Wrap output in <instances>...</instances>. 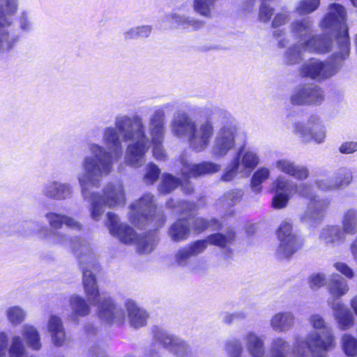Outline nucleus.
<instances>
[{"label":"nucleus","instance_id":"nucleus-1","mask_svg":"<svg viewBox=\"0 0 357 357\" xmlns=\"http://www.w3.org/2000/svg\"><path fill=\"white\" fill-rule=\"evenodd\" d=\"M213 120L220 121L211 154L215 158L225 157L236 144L240 130L231 115L226 110L207 105L199 111V119L194 121L185 112H176L170 123L172 133L178 138H188L190 148L196 152L204 151L214 135Z\"/></svg>","mask_w":357,"mask_h":357},{"label":"nucleus","instance_id":"nucleus-2","mask_svg":"<svg viewBox=\"0 0 357 357\" xmlns=\"http://www.w3.org/2000/svg\"><path fill=\"white\" fill-rule=\"evenodd\" d=\"M169 107L166 104L155 107L149 115L148 127L142 117L136 115L134 118L122 117L117 121V126L126 139H134L127 147L125 161L134 167L142 166L145 162V155L152 145L153 155L156 160H164L166 157L163 142L166 130L165 109Z\"/></svg>","mask_w":357,"mask_h":357},{"label":"nucleus","instance_id":"nucleus-3","mask_svg":"<svg viewBox=\"0 0 357 357\" xmlns=\"http://www.w3.org/2000/svg\"><path fill=\"white\" fill-rule=\"evenodd\" d=\"M135 115H119L115 118L114 126L104 128L102 140L105 147L100 144L89 142L87 144L89 155H85L81 162L82 171L77 176V179L84 196H88L90 185L98 186L103 177L109 175L114 162L119 160L123 153L122 140L135 142L134 139H126L117 126V121L122 117L134 118Z\"/></svg>","mask_w":357,"mask_h":357},{"label":"nucleus","instance_id":"nucleus-4","mask_svg":"<svg viewBox=\"0 0 357 357\" xmlns=\"http://www.w3.org/2000/svg\"><path fill=\"white\" fill-rule=\"evenodd\" d=\"M43 237L50 244L70 249L79 259L86 297L90 305L98 307L99 317L108 322H123L125 319L123 310L118 307L111 298H105L100 294L95 278L98 266L94 261L89 243L80 238L71 237L58 231H53L51 236L44 234Z\"/></svg>","mask_w":357,"mask_h":357},{"label":"nucleus","instance_id":"nucleus-5","mask_svg":"<svg viewBox=\"0 0 357 357\" xmlns=\"http://www.w3.org/2000/svg\"><path fill=\"white\" fill-rule=\"evenodd\" d=\"M309 322L314 329L323 330L322 337L317 332L313 331L305 339H296L295 347L299 357H309L310 351L313 355H323L319 353L320 351H328L335 347V337L332 329L321 315H311Z\"/></svg>","mask_w":357,"mask_h":357},{"label":"nucleus","instance_id":"nucleus-6","mask_svg":"<svg viewBox=\"0 0 357 357\" xmlns=\"http://www.w3.org/2000/svg\"><path fill=\"white\" fill-rule=\"evenodd\" d=\"M101 181L100 182V185ZM98 185L97 187H99ZM90 185L88 190V196L84 197L81 190L82 195L85 200L90 202L91 217L93 220L98 221L105 213V206L114 208L121 206L126 203V193L123 183L121 181H111L107 183L102 189V195L98 192H90Z\"/></svg>","mask_w":357,"mask_h":357},{"label":"nucleus","instance_id":"nucleus-7","mask_svg":"<svg viewBox=\"0 0 357 357\" xmlns=\"http://www.w3.org/2000/svg\"><path fill=\"white\" fill-rule=\"evenodd\" d=\"M320 27L335 33L337 47L341 49L340 56L347 58L349 54L350 42L345 8L339 3L329 5L326 15L320 22Z\"/></svg>","mask_w":357,"mask_h":357},{"label":"nucleus","instance_id":"nucleus-8","mask_svg":"<svg viewBox=\"0 0 357 357\" xmlns=\"http://www.w3.org/2000/svg\"><path fill=\"white\" fill-rule=\"evenodd\" d=\"M107 218L106 226L109 233L121 243L135 245L137 251L143 254L149 253L154 249L157 243L155 233L139 236L130 226L119 222V217L115 213H107Z\"/></svg>","mask_w":357,"mask_h":357},{"label":"nucleus","instance_id":"nucleus-9","mask_svg":"<svg viewBox=\"0 0 357 357\" xmlns=\"http://www.w3.org/2000/svg\"><path fill=\"white\" fill-rule=\"evenodd\" d=\"M156 206L153 196L149 193L144 194L130 206L129 219L137 226H142L155 220V226L160 227L165 223V218L159 213H155Z\"/></svg>","mask_w":357,"mask_h":357},{"label":"nucleus","instance_id":"nucleus-10","mask_svg":"<svg viewBox=\"0 0 357 357\" xmlns=\"http://www.w3.org/2000/svg\"><path fill=\"white\" fill-rule=\"evenodd\" d=\"M340 52L341 49H339L332 55L331 60L326 62L317 59H310L302 66L301 75L317 80H323L333 76L340 68L338 61L346 59L340 56Z\"/></svg>","mask_w":357,"mask_h":357},{"label":"nucleus","instance_id":"nucleus-11","mask_svg":"<svg viewBox=\"0 0 357 357\" xmlns=\"http://www.w3.org/2000/svg\"><path fill=\"white\" fill-rule=\"evenodd\" d=\"M276 235L280 242L276 254L281 259L291 257L302 245L300 237L292 231V224L287 220L281 222Z\"/></svg>","mask_w":357,"mask_h":357},{"label":"nucleus","instance_id":"nucleus-12","mask_svg":"<svg viewBox=\"0 0 357 357\" xmlns=\"http://www.w3.org/2000/svg\"><path fill=\"white\" fill-rule=\"evenodd\" d=\"M294 132L303 141L314 140L317 144L324 142L326 135V127L321 119L316 115L311 116L306 123H296Z\"/></svg>","mask_w":357,"mask_h":357},{"label":"nucleus","instance_id":"nucleus-13","mask_svg":"<svg viewBox=\"0 0 357 357\" xmlns=\"http://www.w3.org/2000/svg\"><path fill=\"white\" fill-rule=\"evenodd\" d=\"M291 102L297 105H320L324 99L322 90L312 84H305L295 89Z\"/></svg>","mask_w":357,"mask_h":357},{"label":"nucleus","instance_id":"nucleus-14","mask_svg":"<svg viewBox=\"0 0 357 357\" xmlns=\"http://www.w3.org/2000/svg\"><path fill=\"white\" fill-rule=\"evenodd\" d=\"M206 248V241L203 240L181 247L172 256L169 263L174 267H184L188 264L190 257L203 252Z\"/></svg>","mask_w":357,"mask_h":357},{"label":"nucleus","instance_id":"nucleus-15","mask_svg":"<svg viewBox=\"0 0 357 357\" xmlns=\"http://www.w3.org/2000/svg\"><path fill=\"white\" fill-rule=\"evenodd\" d=\"M182 165L181 174L185 178H193L199 176L213 174L220 170L221 166L213 162H204L194 164L190 162L186 157L181 158Z\"/></svg>","mask_w":357,"mask_h":357},{"label":"nucleus","instance_id":"nucleus-16","mask_svg":"<svg viewBox=\"0 0 357 357\" xmlns=\"http://www.w3.org/2000/svg\"><path fill=\"white\" fill-rule=\"evenodd\" d=\"M42 193L46 198L62 201L70 198L73 194V187L68 183L51 180L43 185Z\"/></svg>","mask_w":357,"mask_h":357},{"label":"nucleus","instance_id":"nucleus-17","mask_svg":"<svg viewBox=\"0 0 357 357\" xmlns=\"http://www.w3.org/2000/svg\"><path fill=\"white\" fill-rule=\"evenodd\" d=\"M243 177H247L259 163V157L255 151L241 150L233 158Z\"/></svg>","mask_w":357,"mask_h":357},{"label":"nucleus","instance_id":"nucleus-18","mask_svg":"<svg viewBox=\"0 0 357 357\" xmlns=\"http://www.w3.org/2000/svg\"><path fill=\"white\" fill-rule=\"evenodd\" d=\"M301 339L298 337L294 338L293 345L289 342L282 337H277L273 339L271 344L270 357H288L290 354H294V357H299L296 348V340ZM309 357H326L325 355H313L312 351Z\"/></svg>","mask_w":357,"mask_h":357},{"label":"nucleus","instance_id":"nucleus-19","mask_svg":"<svg viewBox=\"0 0 357 357\" xmlns=\"http://www.w3.org/2000/svg\"><path fill=\"white\" fill-rule=\"evenodd\" d=\"M329 205V201L325 199H320L314 196L310 200V203L305 211L301 216L303 222L312 225L321 217L322 213Z\"/></svg>","mask_w":357,"mask_h":357},{"label":"nucleus","instance_id":"nucleus-20","mask_svg":"<svg viewBox=\"0 0 357 357\" xmlns=\"http://www.w3.org/2000/svg\"><path fill=\"white\" fill-rule=\"evenodd\" d=\"M155 339L170 351L179 357L187 354L189 347L181 339L174 337L164 331H159L155 335Z\"/></svg>","mask_w":357,"mask_h":357},{"label":"nucleus","instance_id":"nucleus-21","mask_svg":"<svg viewBox=\"0 0 357 357\" xmlns=\"http://www.w3.org/2000/svg\"><path fill=\"white\" fill-rule=\"evenodd\" d=\"M275 167L279 172L291 176L297 180H305L310 176V171L306 167L298 165L288 158L277 160L275 162Z\"/></svg>","mask_w":357,"mask_h":357},{"label":"nucleus","instance_id":"nucleus-22","mask_svg":"<svg viewBox=\"0 0 357 357\" xmlns=\"http://www.w3.org/2000/svg\"><path fill=\"white\" fill-rule=\"evenodd\" d=\"M301 45L304 51L326 54L332 48V40L326 35L312 36L307 40H305Z\"/></svg>","mask_w":357,"mask_h":357},{"label":"nucleus","instance_id":"nucleus-23","mask_svg":"<svg viewBox=\"0 0 357 357\" xmlns=\"http://www.w3.org/2000/svg\"><path fill=\"white\" fill-rule=\"evenodd\" d=\"M329 306L333 312V316L342 330L350 328L354 323V317L351 312L339 301H329Z\"/></svg>","mask_w":357,"mask_h":357},{"label":"nucleus","instance_id":"nucleus-24","mask_svg":"<svg viewBox=\"0 0 357 357\" xmlns=\"http://www.w3.org/2000/svg\"><path fill=\"white\" fill-rule=\"evenodd\" d=\"M45 217L50 227L53 229H59L63 225H66L68 228L75 230H81L82 228V225L79 222L66 214L48 212L45 215Z\"/></svg>","mask_w":357,"mask_h":357},{"label":"nucleus","instance_id":"nucleus-25","mask_svg":"<svg viewBox=\"0 0 357 357\" xmlns=\"http://www.w3.org/2000/svg\"><path fill=\"white\" fill-rule=\"evenodd\" d=\"M326 288L331 296V298L328 301V304L329 301H338L349 290L347 280L336 273L330 275L326 282Z\"/></svg>","mask_w":357,"mask_h":357},{"label":"nucleus","instance_id":"nucleus-26","mask_svg":"<svg viewBox=\"0 0 357 357\" xmlns=\"http://www.w3.org/2000/svg\"><path fill=\"white\" fill-rule=\"evenodd\" d=\"M125 307L131 326L138 328L146 325L148 314L146 312L139 307L135 301L131 299H126L125 301Z\"/></svg>","mask_w":357,"mask_h":357},{"label":"nucleus","instance_id":"nucleus-27","mask_svg":"<svg viewBox=\"0 0 357 357\" xmlns=\"http://www.w3.org/2000/svg\"><path fill=\"white\" fill-rule=\"evenodd\" d=\"M313 21L310 17L293 21L290 24L291 33L298 40V43L307 40L312 36Z\"/></svg>","mask_w":357,"mask_h":357},{"label":"nucleus","instance_id":"nucleus-28","mask_svg":"<svg viewBox=\"0 0 357 357\" xmlns=\"http://www.w3.org/2000/svg\"><path fill=\"white\" fill-rule=\"evenodd\" d=\"M47 328L53 344L56 347L62 346L66 341V335L61 319L56 315H51Z\"/></svg>","mask_w":357,"mask_h":357},{"label":"nucleus","instance_id":"nucleus-29","mask_svg":"<svg viewBox=\"0 0 357 357\" xmlns=\"http://www.w3.org/2000/svg\"><path fill=\"white\" fill-rule=\"evenodd\" d=\"M295 317L290 312H278L272 316L270 325L273 331L279 333H286L293 328Z\"/></svg>","mask_w":357,"mask_h":357},{"label":"nucleus","instance_id":"nucleus-30","mask_svg":"<svg viewBox=\"0 0 357 357\" xmlns=\"http://www.w3.org/2000/svg\"><path fill=\"white\" fill-rule=\"evenodd\" d=\"M190 231L188 220L180 218L170 225L168 235L174 242H181L188 238Z\"/></svg>","mask_w":357,"mask_h":357},{"label":"nucleus","instance_id":"nucleus-31","mask_svg":"<svg viewBox=\"0 0 357 357\" xmlns=\"http://www.w3.org/2000/svg\"><path fill=\"white\" fill-rule=\"evenodd\" d=\"M246 348L252 357H264L265 347L264 340L252 332L248 333L244 337Z\"/></svg>","mask_w":357,"mask_h":357},{"label":"nucleus","instance_id":"nucleus-32","mask_svg":"<svg viewBox=\"0 0 357 357\" xmlns=\"http://www.w3.org/2000/svg\"><path fill=\"white\" fill-rule=\"evenodd\" d=\"M21 334L26 344L33 350L38 351L42 347L40 335L33 326L24 324L21 328Z\"/></svg>","mask_w":357,"mask_h":357},{"label":"nucleus","instance_id":"nucleus-33","mask_svg":"<svg viewBox=\"0 0 357 357\" xmlns=\"http://www.w3.org/2000/svg\"><path fill=\"white\" fill-rule=\"evenodd\" d=\"M345 238L344 232L337 226H326L320 233L319 239L326 244H337Z\"/></svg>","mask_w":357,"mask_h":357},{"label":"nucleus","instance_id":"nucleus-34","mask_svg":"<svg viewBox=\"0 0 357 357\" xmlns=\"http://www.w3.org/2000/svg\"><path fill=\"white\" fill-rule=\"evenodd\" d=\"M167 20H171L177 26L185 29H199L204 26V22L190 17L180 15L176 12H172L166 16Z\"/></svg>","mask_w":357,"mask_h":357},{"label":"nucleus","instance_id":"nucleus-35","mask_svg":"<svg viewBox=\"0 0 357 357\" xmlns=\"http://www.w3.org/2000/svg\"><path fill=\"white\" fill-rule=\"evenodd\" d=\"M72 317L74 319L84 317L90 313V307L84 298L79 295H72L69 300Z\"/></svg>","mask_w":357,"mask_h":357},{"label":"nucleus","instance_id":"nucleus-36","mask_svg":"<svg viewBox=\"0 0 357 357\" xmlns=\"http://www.w3.org/2000/svg\"><path fill=\"white\" fill-rule=\"evenodd\" d=\"M235 238V233L229 229L225 234L216 233L208 236L206 243H210L220 248H225L233 243Z\"/></svg>","mask_w":357,"mask_h":357},{"label":"nucleus","instance_id":"nucleus-37","mask_svg":"<svg viewBox=\"0 0 357 357\" xmlns=\"http://www.w3.org/2000/svg\"><path fill=\"white\" fill-rule=\"evenodd\" d=\"M342 231L344 234H355L357 233V211L349 209L343 215Z\"/></svg>","mask_w":357,"mask_h":357},{"label":"nucleus","instance_id":"nucleus-38","mask_svg":"<svg viewBox=\"0 0 357 357\" xmlns=\"http://www.w3.org/2000/svg\"><path fill=\"white\" fill-rule=\"evenodd\" d=\"M152 29L150 25L135 26L126 31L123 35L126 40L146 38L150 36Z\"/></svg>","mask_w":357,"mask_h":357},{"label":"nucleus","instance_id":"nucleus-39","mask_svg":"<svg viewBox=\"0 0 357 357\" xmlns=\"http://www.w3.org/2000/svg\"><path fill=\"white\" fill-rule=\"evenodd\" d=\"M295 182L289 180L283 176H278L273 182V188L275 193L294 195Z\"/></svg>","mask_w":357,"mask_h":357},{"label":"nucleus","instance_id":"nucleus-40","mask_svg":"<svg viewBox=\"0 0 357 357\" xmlns=\"http://www.w3.org/2000/svg\"><path fill=\"white\" fill-rule=\"evenodd\" d=\"M7 352L10 357H25L26 355V347L22 338L17 335L12 337Z\"/></svg>","mask_w":357,"mask_h":357},{"label":"nucleus","instance_id":"nucleus-41","mask_svg":"<svg viewBox=\"0 0 357 357\" xmlns=\"http://www.w3.org/2000/svg\"><path fill=\"white\" fill-rule=\"evenodd\" d=\"M271 171L268 168L261 167L259 168L253 174L251 180L252 190L255 192H259L261 190V183L268 178Z\"/></svg>","mask_w":357,"mask_h":357},{"label":"nucleus","instance_id":"nucleus-42","mask_svg":"<svg viewBox=\"0 0 357 357\" xmlns=\"http://www.w3.org/2000/svg\"><path fill=\"white\" fill-rule=\"evenodd\" d=\"M6 317L13 326L19 325L26 318V312L21 307L14 305L9 307L6 312Z\"/></svg>","mask_w":357,"mask_h":357},{"label":"nucleus","instance_id":"nucleus-43","mask_svg":"<svg viewBox=\"0 0 357 357\" xmlns=\"http://www.w3.org/2000/svg\"><path fill=\"white\" fill-rule=\"evenodd\" d=\"M341 345L347 356H357V338L349 334H344L341 338Z\"/></svg>","mask_w":357,"mask_h":357},{"label":"nucleus","instance_id":"nucleus-44","mask_svg":"<svg viewBox=\"0 0 357 357\" xmlns=\"http://www.w3.org/2000/svg\"><path fill=\"white\" fill-rule=\"evenodd\" d=\"M180 182L178 178L169 174L162 175V181L159 185V192L162 194H167L176 189Z\"/></svg>","mask_w":357,"mask_h":357},{"label":"nucleus","instance_id":"nucleus-45","mask_svg":"<svg viewBox=\"0 0 357 357\" xmlns=\"http://www.w3.org/2000/svg\"><path fill=\"white\" fill-rule=\"evenodd\" d=\"M192 7L194 11L200 15L211 17L214 3L207 0H194Z\"/></svg>","mask_w":357,"mask_h":357},{"label":"nucleus","instance_id":"nucleus-46","mask_svg":"<svg viewBox=\"0 0 357 357\" xmlns=\"http://www.w3.org/2000/svg\"><path fill=\"white\" fill-rule=\"evenodd\" d=\"M243 195V192L240 190H233L227 192L221 199L222 206L224 208H228L238 203Z\"/></svg>","mask_w":357,"mask_h":357},{"label":"nucleus","instance_id":"nucleus-47","mask_svg":"<svg viewBox=\"0 0 357 357\" xmlns=\"http://www.w3.org/2000/svg\"><path fill=\"white\" fill-rule=\"evenodd\" d=\"M333 178L336 189L349 185L352 180V174L350 170L342 168L339 169Z\"/></svg>","mask_w":357,"mask_h":357},{"label":"nucleus","instance_id":"nucleus-48","mask_svg":"<svg viewBox=\"0 0 357 357\" xmlns=\"http://www.w3.org/2000/svg\"><path fill=\"white\" fill-rule=\"evenodd\" d=\"M305 52L301 43L297 46L289 48L285 54V62L288 64H295L303 59V52Z\"/></svg>","mask_w":357,"mask_h":357},{"label":"nucleus","instance_id":"nucleus-49","mask_svg":"<svg viewBox=\"0 0 357 357\" xmlns=\"http://www.w3.org/2000/svg\"><path fill=\"white\" fill-rule=\"evenodd\" d=\"M320 5V0H301L296 11L301 15L310 14L315 11Z\"/></svg>","mask_w":357,"mask_h":357},{"label":"nucleus","instance_id":"nucleus-50","mask_svg":"<svg viewBox=\"0 0 357 357\" xmlns=\"http://www.w3.org/2000/svg\"><path fill=\"white\" fill-rule=\"evenodd\" d=\"M160 174V170L158 167L150 162L146 166L143 181L146 184H153L158 180Z\"/></svg>","mask_w":357,"mask_h":357},{"label":"nucleus","instance_id":"nucleus-51","mask_svg":"<svg viewBox=\"0 0 357 357\" xmlns=\"http://www.w3.org/2000/svg\"><path fill=\"white\" fill-rule=\"evenodd\" d=\"M326 278L325 274L317 273L312 274L308 278V284L310 289L317 290L324 285H326Z\"/></svg>","mask_w":357,"mask_h":357},{"label":"nucleus","instance_id":"nucleus-52","mask_svg":"<svg viewBox=\"0 0 357 357\" xmlns=\"http://www.w3.org/2000/svg\"><path fill=\"white\" fill-rule=\"evenodd\" d=\"M238 174H240V170L237 168V165L234 160L226 167L221 176L222 181L228 182L234 180Z\"/></svg>","mask_w":357,"mask_h":357},{"label":"nucleus","instance_id":"nucleus-53","mask_svg":"<svg viewBox=\"0 0 357 357\" xmlns=\"http://www.w3.org/2000/svg\"><path fill=\"white\" fill-rule=\"evenodd\" d=\"M243 346L238 340H232L226 344V351L230 357H240L243 352Z\"/></svg>","mask_w":357,"mask_h":357},{"label":"nucleus","instance_id":"nucleus-54","mask_svg":"<svg viewBox=\"0 0 357 357\" xmlns=\"http://www.w3.org/2000/svg\"><path fill=\"white\" fill-rule=\"evenodd\" d=\"M297 194L300 197L309 198L313 197L312 194V185L307 183H294V195Z\"/></svg>","mask_w":357,"mask_h":357},{"label":"nucleus","instance_id":"nucleus-55","mask_svg":"<svg viewBox=\"0 0 357 357\" xmlns=\"http://www.w3.org/2000/svg\"><path fill=\"white\" fill-rule=\"evenodd\" d=\"M213 225H217L215 228L219 227L218 221L215 219H211V220L208 221L203 218H197L195 220L192 227L195 231L201 232L205 229Z\"/></svg>","mask_w":357,"mask_h":357},{"label":"nucleus","instance_id":"nucleus-56","mask_svg":"<svg viewBox=\"0 0 357 357\" xmlns=\"http://www.w3.org/2000/svg\"><path fill=\"white\" fill-rule=\"evenodd\" d=\"M291 196L287 194L275 193L273 198L272 205L275 209H281L287 205Z\"/></svg>","mask_w":357,"mask_h":357},{"label":"nucleus","instance_id":"nucleus-57","mask_svg":"<svg viewBox=\"0 0 357 357\" xmlns=\"http://www.w3.org/2000/svg\"><path fill=\"white\" fill-rule=\"evenodd\" d=\"M315 185L318 189L322 191H331L336 190L333 178H322L315 181Z\"/></svg>","mask_w":357,"mask_h":357},{"label":"nucleus","instance_id":"nucleus-58","mask_svg":"<svg viewBox=\"0 0 357 357\" xmlns=\"http://www.w3.org/2000/svg\"><path fill=\"white\" fill-rule=\"evenodd\" d=\"M333 267L349 279H352L354 276L353 269L344 262H335L333 264Z\"/></svg>","mask_w":357,"mask_h":357},{"label":"nucleus","instance_id":"nucleus-59","mask_svg":"<svg viewBox=\"0 0 357 357\" xmlns=\"http://www.w3.org/2000/svg\"><path fill=\"white\" fill-rule=\"evenodd\" d=\"M19 24L21 30L24 31H29L32 29V22L26 12L21 13L19 17Z\"/></svg>","mask_w":357,"mask_h":357},{"label":"nucleus","instance_id":"nucleus-60","mask_svg":"<svg viewBox=\"0 0 357 357\" xmlns=\"http://www.w3.org/2000/svg\"><path fill=\"white\" fill-rule=\"evenodd\" d=\"M289 13H288L283 12L277 13L272 21V27L278 28L285 24L287 22H289Z\"/></svg>","mask_w":357,"mask_h":357},{"label":"nucleus","instance_id":"nucleus-61","mask_svg":"<svg viewBox=\"0 0 357 357\" xmlns=\"http://www.w3.org/2000/svg\"><path fill=\"white\" fill-rule=\"evenodd\" d=\"M339 151L343 154H351L357 151V142H344L339 148Z\"/></svg>","mask_w":357,"mask_h":357},{"label":"nucleus","instance_id":"nucleus-62","mask_svg":"<svg viewBox=\"0 0 357 357\" xmlns=\"http://www.w3.org/2000/svg\"><path fill=\"white\" fill-rule=\"evenodd\" d=\"M8 337L6 332H0V357H6Z\"/></svg>","mask_w":357,"mask_h":357},{"label":"nucleus","instance_id":"nucleus-63","mask_svg":"<svg viewBox=\"0 0 357 357\" xmlns=\"http://www.w3.org/2000/svg\"><path fill=\"white\" fill-rule=\"evenodd\" d=\"M350 249L354 259L357 260V238L351 243Z\"/></svg>","mask_w":357,"mask_h":357},{"label":"nucleus","instance_id":"nucleus-64","mask_svg":"<svg viewBox=\"0 0 357 357\" xmlns=\"http://www.w3.org/2000/svg\"><path fill=\"white\" fill-rule=\"evenodd\" d=\"M351 307L355 314L357 315V296L354 297L351 301Z\"/></svg>","mask_w":357,"mask_h":357}]
</instances>
